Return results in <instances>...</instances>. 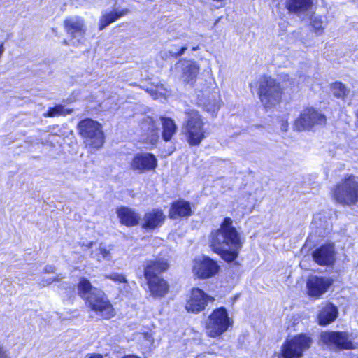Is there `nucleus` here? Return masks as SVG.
Returning <instances> with one entry per match:
<instances>
[{
    "label": "nucleus",
    "mask_w": 358,
    "mask_h": 358,
    "mask_svg": "<svg viewBox=\"0 0 358 358\" xmlns=\"http://www.w3.org/2000/svg\"><path fill=\"white\" fill-rule=\"evenodd\" d=\"M187 49V46H182L181 48L179 47H175L173 48L171 50H169L170 54L173 57H178L182 55L185 50Z\"/></svg>",
    "instance_id": "36"
},
{
    "label": "nucleus",
    "mask_w": 358,
    "mask_h": 358,
    "mask_svg": "<svg viewBox=\"0 0 358 358\" xmlns=\"http://www.w3.org/2000/svg\"><path fill=\"white\" fill-rule=\"evenodd\" d=\"M182 79L185 83L192 84L199 71V64L192 60H185L181 63Z\"/></svg>",
    "instance_id": "22"
},
{
    "label": "nucleus",
    "mask_w": 358,
    "mask_h": 358,
    "mask_svg": "<svg viewBox=\"0 0 358 358\" xmlns=\"http://www.w3.org/2000/svg\"><path fill=\"white\" fill-rule=\"evenodd\" d=\"M287 127H288V124L287 122H283L282 123V126H281V129L284 131H287Z\"/></svg>",
    "instance_id": "41"
},
{
    "label": "nucleus",
    "mask_w": 358,
    "mask_h": 358,
    "mask_svg": "<svg viewBox=\"0 0 358 358\" xmlns=\"http://www.w3.org/2000/svg\"><path fill=\"white\" fill-rule=\"evenodd\" d=\"M300 79L306 81V85H308L309 83L310 80V78H305V77L304 78L303 77L300 78Z\"/></svg>",
    "instance_id": "43"
},
{
    "label": "nucleus",
    "mask_w": 358,
    "mask_h": 358,
    "mask_svg": "<svg viewBox=\"0 0 358 358\" xmlns=\"http://www.w3.org/2000/svg\"><path fill=\"white\" fill-rule=\"evenodd\" d=\"M200 104L203 105V108L208 112L214 115L220 107V97L216 93L213 94L210 98L206 101H200Z\"/></svg>",
    "instance_id": "29"
},
{
    "label": "nucleus",
    "mask_w": 358,
    "mask_h": 358,
    "mask_svg": "<svg viewBox=\"0 0 358 358\" xmlns=\"http://www.w3.org/2000/svg\"><path fill=\"white\" fill-rule=\"evenodd\" d=\"M78 293L89 304L91 309L99 316L110 319L115 315V310L104 292L92 287L87 278H80L78 283Z\"/></svg>",
    "instance_id": "2"
},
{
    "label": "nucleus",
    "mask_w": 358,
    "mask_h": 358,
    "mask_svg": "<svg viewBox=\"0 0 358 358\" xmlns=\"http://www.w3.org/2000/svg\"><path fill=\"white\" fill-rule=\"evenodd\" d=\"M247 200L248 203L245 205V208L248 212H251L257 204L258 200L256 197H255V196L252 194H249L248 196Z\"/></svg>",
    "instance_id": "35"
},
{
    "label": "nucleus",
    "mask_w": 358,
    "mask_h": 358,
    "mask_svg": "<svg viewBox=\"0 0 358 358\" xmlns=\"http://www.w3.org/2000/svg\"><path fill=\"white\" fill-rule=\"evenodd\" d=\"M217 262L211 258L203 256L196 258L192 265V273L200 279H208L215 276L219 271Z\"/></svg>",
    "instance_id": "12"
},
{
    "label": "nucleus",
    "mask_w": 358,
    "mask_h": 358,
    "mask_svg": "<svg viewBox=\"0 0 358 358\" xmlns=\"http://www.w3.org/2000/svg\"><path fill=\"white\" fill-rule=\"evenodd\" d=\"M54 271V268L51 266H45V268H44V272L45 273H53Z\"/></svg>",
    "instance_id": "39"
},
{
    "label": "nucleus",
    "mask_w": 358,
    "mask_h": 358,
    "mask_svg": "<svg viewBox=\"0 0 358 358\" xmlns=\"http://www.w3.org/2000/svg\"><path fill=\"white\" fill-rule=\"evenodd\" d=\"M87 358H103V357L101 355L93 354L89 355Z\"/></svg>",
    "instance_id": "42"
},
{
    "label": "nucleus",
    "mask_w": 358,
    "mask_h": 358,
    "mask_svg": "<svg viewBox=\"0 0 358 358\" xmlns=\"http://www.w3.org/2000/svg\"><path fill=\"white\" fill-rule=\"evenodd\" d=\"M333 284L330 278L310 275L306 281L307 294L314 299L320 298Z\"/></svg>",
    "instance_id": "16"
},
{
    "label": "nucleus",
    "mask_w": 358,
    "mask_h": 358,
    "mask_svg": "<svg viewBox=\"0 0 358 358\" xmlns=\"http://www.w3.org/2000/svg\"><path fill=\"white\" fill-rule=\"evenodd\" d=\"M161 123L163 127L162 137L164 141L171 140L176 131V125L174 121L171 118H162Z\"/></svg>",
    "instance_id": "28"
},
{
    "label": "nucleus",
    "mask_w": 358,
    "mask_h": 358,
    "mask_svg": "<svg viewBox=\"0 0 358 358\" xmlns=\"http://www.w3.org/2000/svg\"><path fill=\"white\" fill-rule=\"evenodd\" d=\"M258 94L264 107L271 108L279 103L282 90L280 85L273 78L264 76L259 79Z\"/></svg>",
    "instance_id": "8"
},
{
    "label": "nucleus",
    "mask_w": 358,
    "mask_h": 358,
    "mask_svg": "<svg viewBox=\"0 0 358 358\" xmlns=\"http://www.w3.org/2000/svg\"><path fill=\"white\" fill-rule=\"evenodd\" d=\"M331 92L335 97L344 100L350 90L342 83L335 82L331 85Z\"/></svg>",
    "instance_id": "30"
},
{
    "label": "nucleus",
    "mask_w": 358,
    "mask_h": 358,
    "mask_svg": "<svg viewBox=\"0 0 358 358\" xmlns=\"http://www.w3.org/2000/svg\"><path fill=\"white\" fill-rule=\"evenodd\" d=\"M71 110L64 108L62 105H57L53 108H50L45 115L47 117H55L66 115L71 113Z\"/></svg>",
    "instance_id": "31"
},
{
    "label": "nucleus",
    "mask_w": 358,
    "mask_h": 358,
    "mask_svg": "<svg viewBox=\"0 0 358 358\" xmlns=\"http://www.w3.org/2000/svg\"><path fill=\"white\" fill-rule=\"evenodd\" d=\"M191 214L192 208L190 204L184 200L173 202L169 211V216L172 219L189 217Z\"/></svg>",
    "instance_id": "24"
},
{
    "label": "nucleus",
    "mask_w": 358,
    "mask_h": 358,
    "mask_svg": "<svg viewBox=\"0 0 358 358\" xmlns=\"http://www.w3.org/2000/svg\"><path fill=\"white\" fill-rule=\"evenodd\" d=\"M233 324L226 308L220 307L212 311L205 323L206 334L210 338H218Z\"/></svg>",
    "instance_id": "6"
},
{
    "label": "nucleus",
    "mask_w": 358,
    "mask_h": 358,
    "mask_svg": "<svg viewBox=\"0 0 358 358\" xmlns=\"http://www.w3.org/2000/svg\"><path fill=\"white\" fill-rule=\"evenodd\" d=\"M83 245L85 246L87 248H92L96 245V244H94L93 242L90 241V242H88L86 245Z\"/></svg>",
    "instance_id": "40"
},
{
    "label": "nucleus",
    "mask_w": 358,
    "mask_h": 358,
    "mask_svg": "<svg viewBox=\"0 0 358 358\" xmlns=\"http://www.w3.org/2000/svg\"><path fill=\"white\" fill-rule=\"evenodd\" d=\"M117 214L120 222L127 227L138 224L141 219L140 215L136 211L128 207L118 208Z\"/></svg>",
    "instance_id": "23"
},
{
    "label": "nucleus",
    "mask_w": 358,
    "mask_h": 358,
    "mask_svg": "<svg viewBox=\"0 0 358 358\" xmlns=\"http://www.w3.org/2000/svg\"><path fill=\"white\" fill-rule=\"evenodd\" d=\"M336 252L334 243L324 244L315 249L313 252L314 261L321 266H330L336 259Z\"/></svg>",
    "instance_id": "18"
},
{
    "label": "nucleus",
    "mask_w": 358,
    "mask_h": 358,
    "mask_svg": "<svg viewBox=\"0 0 358 358\" xmlns=\"http://www.w3.org/2000/svg\"><path fill=\"white\" fill-rule=\"evenodd\" d=\"M160 122L157 117L147 116L140 124L141 141L155 145L159 140Z\"/></svg>",
    "instance_id": "15"
},
{
    "label": "nucleus",
    "mask_w": 358,
    "mask_h": 358,
    "mask_svg": "<svg viewBox=\"0 0 358 358\" xmlns=\"http://www.w3.org/2000/svg\"><path fill=\"white\" fill-rule=\"evenodd\" d=\"M0 358H8L6 351L1 345H0Z\"/></svg>",
    "instance_id": "38"
},
{
    "label": "nucleus",
    "mask_w": 358,
    "mask_h": 358,
    "mask_svg": "<svg viewBox=\"0 0 358 358\" xmlns=\"http://www.w3.org/2000/svg\"><path fill=\"white\" fill-rule=\"evenodd\" d=\"M127 13V10H113L103 13L99 21V29L102 30L112 22L123 17Z\"/></svg>",
    "instance_id": "27"
},
{
    "label": "nucleus",
    "mask_w": 358,
    "mask_h": 358,
    "mask_svg": "<svg viewBox=\"0 0 358 358\" xmlns=\"http://www.w3.org/2000/svg\"><path fill=\"white\" fill-rule=\"evenodd\" d=\"M313 340L306 334H300L287 341L282 346V358H301L311 345Z\"/></svg>",
    "instance_id": "10"
},
{
    "label": "nucleus",
    "mask_w": 358,
    "mask_h": 358,
    "mask_svg": "<svg viewBox=\"0 0 358 358\" xmlns=\"http://www.w3.org/2000/svg\"><path fill=\"white\" fill-rule=\"evenodd\" d=\"M56 280L55 278H48L45 280H42L40 282V285L42 287L48 286V285L51 284L53 281Z\"/></svg>",
    "instance_id": "37"
},
{
    "label": "nucleus",
    "mask_w": 358,
    "mask_h": 358,
    "mask_svg": "<svg viewBox=\"0 0 358 358\" xmlns=\"http://www.w3.org/2000/svg\"><path fill=\"white\" fill-rule=\"evenodd\" d=\"M154 99L165 97L166 96V90L163 85H156L155 87L146 89Z\"/></svg>",
    "instance_id": "32"
},
{
    "label": "nucleus",
    "mask_w": 358,
    "mask_h": 358,
    "mask_svg": "<svg viewBox=\"0 0 358 358\" xmlns=\"http://www.w3.org/2000/svg\"><path fill=\"white\" fill-rule=\"evenodd\" d=\"M209 241L212 250L227 262L237 258L243 246L240 235L229 217L224 219L218 229L211 231Z\"/></svg>",
    "instance_id": "1"
},
{
    "label": "nucleus",
    "mask_w": 358,
    "mask_h": 358,
    "mask_svg": "<svg viewBox=\"0 0 358 358\" xmlns=\"http://www.w3.org/2000/svg\"><path fill=\"white\" fill-rule=\"evenodd\" d=\"M355 337L348 331H324L320 335L321 341L334 350H355L358 348Z\"/></svg>",
    "instance_id": "9"
},
{
    "label": "nucleus",
    "mask_w": 358,
    "mask_h": 358,
    "mask_svg": "<svg viewBox=\"0 0 358 358\" xmlns=\"http://www.w3.org/2000/svg\"><path fill=\"white\" fill-rule=\"evenodd\" d=\"M123 358H139V357L134 356V355H128V356L124 357Z\"/></svg>",
    "instance_id": "45"
},
{
    "label": "nucleus",
    "mask_w": 358,
    "mask_h": 358,
    "mask_svg": "<svg viewBox=\"0 0 358 358\" xmlns=\"http://www.w3.org/2000/svg\"><path fill=\"white\" fill-rule=\"evenodd\" d=\"M105 277L106 278L110 279L115 282L122 284L123 288L125 289V291H128L127 280H126L125 277L123 275L117 273H113L106 275Z\"/></svg>",
    "instance_id": "34"
},
{
    "label": "nucleus",
    "mask_w": 358,
    "mask_h": 358,
    "mask_svg": "<svg viewBox=\"0 0 358 358\" xmlns=\"http://www.w3.org/2000/svg\"><path fill=\"white\" fill-rule=\"evenodd\" d=\"M324 22L322 16L314 15L311 19V25L315 33L321 34L324 30Z\"/></svg>",
    "instance_id": "33"
},
{
    "label": "nucleus",
    "mask_w": 358,
    "mask_h": 358,
    "mask_svg": "<svg viewBox=\"0 0 358 358\" xmlns=\"http://www.w3.org/2000/svg\"><path fill=\"white\" fill-rule=\"evenodd\" d=\"M186 121L184 126V133L188 143L198 145L205 137L204 123L199 113L194 110L185 112Z\"/></svg>",
    "instance_id": "7"
},
{
    "label": "nucleus",
    "mask_w": 358,
    "mask_h": 358,
    "mask_svg": "<svg viewBox=\"0 0 358 358\" xmlns=\"http://www.w3.org/2000/svg\"><path fill=\"white\" fill-rule=\"evenodd\" d=\"M214 297L199 288H193L187 299L185 309L187 312L198 314L205 310L209 303L213 302Z\"/></svg>",
    "instance_id": "11"
},
{
    "label": "nucleus",
    "mask_w": 358,
    "mask_h": 358,
    "mask_svg": "<svg viewBox=\"0 0 358 358\" xmlns=\"http://www.w3.org/2000/svg\"><path fill=\"white\" fill-rule=\"evenodd\" d=\"M157 166L156 157L148 152L136 154L130 163V167L133 171L143 173L155 169Z\"/></svg>",
    "instance_id": "17"
},
{
    "label": "nucleus",
    "mask_w": 358,
    "mask_h": 358,
    "mask_svg": "<svg viewBox=\"0 0 358 358\" xmlns=\"http://www.w3.org/2000/svg\"><path fill=\"white\" fill-rule=\"evenodd\" d=\"M326 122V117L324 115L309 108L304 109L300 117L295 122V127L299 131L308 130L316 125H322Z\"/></svg>",
    "instance_id": "13"
},
{
    "label": "nucleus",
    "mask_w": 358,
    "mask_h": 358,
    "mask_svg": "<svg viewBox=\"0 0 358 358\" xmlns=\"http://www.w3.org/2000/svg\"><path fill=\"white\" fill-rule=\"evenodd\" d=\"M64 27L66 31L71 37L69 44L76 45L82 42L85 33V27L84 21L81 17L71 16L66 18L64 21ZM64 43L66 45H69L66 40Z\"/></svg>",
    "instance_id": "14"
},
{
    "label": "nucleus",
    "mask_w": 358,
    "mask_h": 358,
    "mask_svg": "<svg viewBox=\"0 0 358 358\" xmlns=\"http://www.w3.org/2000/svg\"><path fill=\"white\" fill-rule=\"evenodd\" d=\"M166 216L160 209H153L146 213L143 218L142 227L154 229L161 227L165 220Z\"/></svg>",
    "instance_id": "21"
},
{
    "label": "nucleus",
    "mask_w": 358,
    "mask_h": 358,
    "mask_svg": "<svg viewBox=\"0 0 358 358\" xmlns=\"http://www.w3.org/2000/svg\"><path fill=\"white\" fill-rule=\"evenodd\" d=\"M311 228L319 236H324L329 234L331 229V222L329 214L326 212H321L314 215Z\"/></svg>",
    "instance_id": "19"
},
{
    "label": "nucleus",
    "mask_w": 358,
    "mask_h": 358,
    "mask_svg": "<svg viewBox=\"0 0 358 358\" xmlns=\"http://www.w3.org/2000/svg\"><path fill=\"white\" fill-rule=\"evenodd\" d=\"M3 50H4L3 45L0 44V57H1V55L3 52Z\"/></svg>",
    "instance_id": "44"
},
{
    "label": "nucleus",
    "mask_w": 358,
    "mask_h": 358,
    "mask_svg": "<svg viewBox=\"0 0 358 358\" xmlns=\"http://www.w3.org/2000/svg\"><path fill=\"white\" fill-rule=\"evenodd\" d=\"M199 48V45H196V46H194V47H193V48H192V50H193V51H196V50H197Z\"/></svg>",
    "instance_id": "46"
},
{
    "label": "nucleus",
    "mask_w": 358,
    "mask_h": 358,
    "mask_svg": "<svg viewBox=\"0 0 358 358\" xmlns=\"http://www.w3.org/2000/svg\"><path fill=\"white\" fill-rule=\"evenodd\" d=\"M338 315V308L331 303H326L321 306L317 317V322L320 326H327L334 322Z\"/></svg>",
    "instance_id": "20"
},
{
    "label": "nucleus",
    "mask_w": 358,
    "mask_h": 358,
    "mask_svg": "<svg viewBox=\"0 0 358 358\" xmlns=\"http://www.w3.org/2000/svg\"><path fill=\"white\" fill-rule=\"evenodd\" d=\"M111 250L112 245L101 243L97 248L93 249L91 256L99 262L109 261L112 259Z\"/></svg>",
    "instance_id": "26"
},
{
    "label": "nucleus",
    "mask_w": 358,
    "mask_h": 358,
    "mask_svg": "<svg viewBox=\"0 0 358 358\" xmlns=\"http://www.w3.org/2000/svg\"><path fill=\"white\" fill-rule=\"evenodd\" d=\"M331 194L333 199L340 204L356 205L358 203V179L353 176L345 177L335 185Z\"/></svg>",
    "instance_id": "4"
},
{
    "label": "nucleus",
    "mask_w": 358,
    "mask_h": 358,
    "mask_svg": "<svg viewBox=\"0 0 358 358\" xmlns=\"http://www.w3.org/2000/svg\"><path fill=\"white\" fill-rule=\"evenodd\" d=\"M169 268L167 261L163 258H156L146 262L144 268V276L147 280L150 294L156 298L164 296L169 292V285L158 274L166 271Z\"/></svg>",
    "instance_id": "3"
},
{
    "label": "nucleus",
    "mask_w": 358,
    "mask_h": 358,
    "mask_svg": "<svg viewBox=\"0 0 358 358\" xmlns=\"http://www.w3.org/2000/svg\"><path fill=\"white\" fill-rule=\"evenodd\" d=\"M285 6L289 13L300 14L312 6V0H286Z\"/></svg>",
    "instance_id": "25"
},
{
    "label": "nucleus",
    "mask_w": 358,
    "mask_h": 358,
    "mask_svg": "<svg viewBox=\"0 0 358 358\" xmlns=\"http://www.w3.org/2000/svg\"><path fill=\"white\" fill-rule=\"evenodd\" d=\"M78 130L90 152H94L103 146L104 135L101 124L91 119L83 120L78 124Z\"/></svg>",
    "instance_id": "5"
}]
</instances>
